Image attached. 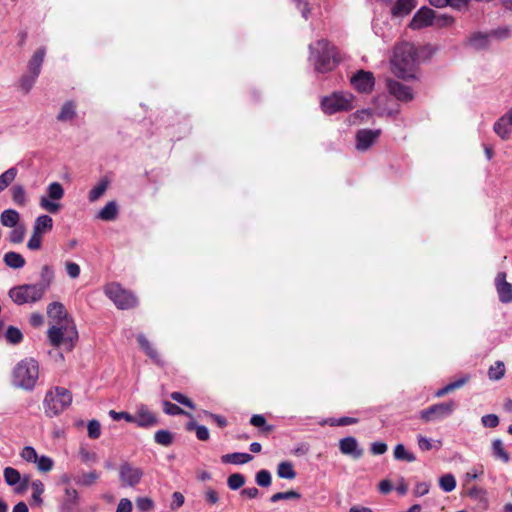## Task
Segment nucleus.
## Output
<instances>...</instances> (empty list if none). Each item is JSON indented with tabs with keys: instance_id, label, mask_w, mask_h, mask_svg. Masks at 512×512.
Returning <instances> with one entry per match:
<instances>
[{
	"instance_id": "21",
	"label": "nucleus",
	"mask_w": 512,
	"mask_h": 512,
	"mask_svg": "<svg viewBox=\"0 0 512 512\" xmlns=\"http://www.w3.org/2000/svg\"><path fill=\"white\" fill-rule=\"evenodd\" d=\"M46 55V48L45 47H39L30 60L28 61V73L34 74L39 76L41 72V67L44 62V57Z\"/></svg>"
},
{
	"instance_id": "13",
	"label": "nucleus",
	"mask_w": 512,
	"mask_h": 512,
	"mask_svg": "<svg viewBox=\"0 0 512 512\" xmlns=\"http://www.w3.org/2000/svg\"><path fill=\"white\" fill-rule=\"evenodd\" d=\"M79 506L80 497L77 490L71 486H66L64 488V495L59 502V512H78Z\"/></svg>"
},
{
	"instance_id": "10",
	"label": "nucleus",
	"mask_w": 512,
	"mask_h": 512,
	"mask_svg": "<svg viewBox=\"0 0 512 512\" xmlns=\"http://www.w3.org/2000/svg\"><path fill=\"white\" fill-rule=\"evenodd\" d=\"M46 196L40 197V206L49 213L56 214L61 209V204L56 202L63 198L64 189L59 182H52L46 189Z\"/></svg>"
},
{
	"instance_id": "28",
	"label": "nucleus",
	"mask_w": 512,
	"mask_h": 512,
	"mask_svg": "<svg viewBox=\"0 0 512 512\" xmlns=\"http://www.w3.org/2000/svg\"><path fill=\"white\" fill-rule=\"evenodd\" d=\"M118 206L115 201H109L97 214V218L112 221L117 217Z\"/></svg>"
},
{
	"instance_id": "39",
	"label": "nucleus",
	"mask_w": 512,
	"mask_h": 512,
	"mask_svg": "<svg viewBox=\"0 0 512 512\" xmlns=\"http://www.w3.org/2000/svg\"><path fill=\"white\" fill-rule=\"evenodd\" d=\"M187 430H195L196 436L200 441H207L210 437L208 428L204 425L196 423L195 421L187 423Z\"/></svg>"
},
{
	"instance_id": "31",
	"label": "nucleus",
	"mask_w": 512,
	"mask_h": 512,
	"mask_svg": "<svg viewBox=\"0 0 512 512\" xmlns=\"http://www.w3.org/2000/svg\"><path fill=\"white\" fill-rule=\"evenodd\" d=\"M76 116V107L72 101H66L57 116L60 122H66L74 119Z\"/></svg>"
},
{
	"instance_id": "44",
	"label": "nucleus",
	"mask_w": 512,
	"mask_h": 512,
	"mask_svg": "<svg viewBox=\"0 0 512 512\" xmlns=\"http://www.w3.org/2000/svg\"><path fill=\"white\" fill-rule=\"evenodd\" d=\"M13 229L9 232L8 240L10 243L19 244L22 243L25 237V227L23 225L12 227Z\"/></svg>"
},
{
	"instance_id": "47",
	"label": "nucleus",
	"mask_w": 512,
	"mask_h": 512,
	"mask_svg": "<svg viewBox=\"0 0 512 512\" xmlns=\"http://www.w3.org/2000/svg\"><path fill=\"white\" fill-rule=\"evenodd\" d=\"M250 424L261 428L266 433L271 432L274 428L272 425L267 424L265 417L261 414H254L250 418Z\"/></svg>"
},
{
	"instance_id": "25",
	"label": "nucleus",
	"mask_w": 512,
	"mask_h": 512,
	"mask_svg": "<svg viewBox=\"0 0 512 512\" xmlns=\"http://www.w3.org/2000/svg\"><path fill=\"white\" fill-rule=\"evenodd\" d=\"M137 341L140 348L145 352V354L151 358L156 364L161 363V359L157 350L151 345L149 340L145 337L144 334H139L137 336Z\"/></svg>"
},
{
	"instance_id": "59",
	"label": "nucleus",
	"mask_w": 512,
	"mask_h": 512,
	"mask_svg": "<svg viewBox=\"0 0 512 512\" xmlns=\"http://www.w3.org/2000/svg\"><path fill=\"white\" fill-rule=\"evenodd\" d=\"M98 478L99 474L96 471H91L83 474L81 479L76 480V483L83 486H91L97 481Z\"/></svg>"
},
{
	"instance_id": "12",
	"label": "nucleus",
	"mask_w": 512,
	"mask_h": 512,
	"mask_svg": "<svg viewBox=\"0 0 512 512\" xmlns=\"http://www.w3.org/2000/svg\"><path fill=\"white\" fill-rule=\"evenodd\" d=\"M350 83L358 92L368 94L373 90L375 78L370 71L358 70L351 77Z\"/></svg>"
},
{
	"instance_id": "51",
	"label": "nucleus",
	"mask_w": 512,
	"mask_h": 512,
	"mask_svg": "<svg viewBox=\"0 0 512 512\" xmlns=\"http://www.w3.org/2000/svg\"><path fill=\"white\" fill-rule=\"evenodd\" d=\"M38 76L28 73L21 77L20 79V88L24 93H29L32 87L34 86Z\"/></svg>"
},
{
	"instance_id": "38",
	"label": "nucleus",
	"mask_w": 512,
	"mask_h": 512,
	"mask_svg": "<svg viewBox=\"0 0 512 512\" xmlns=\"http://www.w3.org/2000/svg\"><path fill=\"white\" fill-rule=\"evenodd\" d=\"M17 173V168L11 167L0 175V193L15 180Z\"/></svg>"
},
{
	"instance_id": "14",
	"label": "nucleus",
	"mask_w": 512,
	"mask_h": 512,
	"mask_svg": "<svg viewBox=\"0 0 512 512\" xmlns=\"http://www.w3.org/2000/svg\"><path fill=\"white\" fill-rule=\"evenodd\" d=\"M435 11L427 6L421 7L410 21L409 27L413 30L434 25Z\"/></svg>"
},
{
	"instance_id": "30",
	"label": "nucleus",
	"mask_w": 512,
	"mask_h": 512,
	"mask_svg": "<svg viewBox=\"0 0 512 512\" xmlns=\"http://www.w3.org/2000/svg\"><path fill=\"white\" fill-rule=\"evenodd\" d=\"M40 277H41L40 282H38L36 284L39 287L43 288V291L46 292V290L50 287V285L54 279V270H53L52 266L44 265L41 269Z\"/></svg>"
},
{
	"instance_id": "54",
	"label": "nucleus",
	"mask_w": 512,
	"mask_h": 512,
	"mask_svg": "<svg viewBox=\"0 0 512 512\" xmlns=\"http://www.w3.org/2000/svg\"><path fill=\"white\" fill-rule=\"evenodd\" d=\"M170 397L172 400L176 401L179 404H182L190 409H195V404L193 403V401L184 394H182L181 392H172L170 394Z\"/></svg>"
},
{
	"instance_id": "8",
	"label": "nucleus",
	"mask_w": 512,
	"mask_h": 512,
	"mask_svg": "<svg viewBox=\"0 0 512 512\" xmlns=\"http://www.w3.org/2000/svg\"><path fill=\"white\" fill-rule=\"evenodd\" d=\"M105 293L119 309H130L137 305V298L135 295L122 288L117 283L108 285L105 289Z\"/></svg>"
},
{
	"instance_id": "6",
	"label": "nucleus",
	"mask_w": 512,
	"mask_h": 512,
	"mask_svg": "<svg viewBox=\"0 0 512 512\" xmlns=\"http://www.w3.org/2000/svg\"><path fill=\"white\" fill-rule=\"evenodd\" d=\"M354 95L349 92L336 91L321 99L320 105L323 112L333 115L338 112H347L353 109Z\"/></svg>"
},
{
	"instance_id": "57",
	"label": "nucleus",
	"mask_w": 512,
	"mask_h": 512,
	"mask_svg": "<svg viewBox=\"0 0 512 512\" xmlns=\"http://www.w3.org/2000/svg\"><path fill=\"white\" fill-rule=\"evenodd\" d=\"M454 22V18L451 15L436 13L434 18V25L437 27L450 26Z\"/></svg>"
},
{
	"instance_id": "40",
	"label": "nucleus",
	"mask_w": 512,
	"mask_h": 512,
	"mask_svg": "<svg viewBox=\"0 0 512 512\" xmlns=\"http://www.w3.org/2000/svg\"><path fill=\"white\" fill-rule=\"evenodd\" d=\"M173 439V433L169 430L161 429L154 434L155 442L165 447L170 446L173 443Z\"/></svg>"
},
{
	"instance_id": "60",
	"label": "nucleus",
	"mask_w": 512,
	"mask_h": 512,
	"mask_svg": "<svg viewBox=\"0 0 512 512\" xmlns=\"http://www.w3.org/2000/svg\"><path fill=\"white\" fill-rule=\"evenodd\" d=\"M20 455L25 461L30 463L36 462L38 457L36 450L32 446H25Z\"/></svg>"
},
{
	"instance_id": "34",
	"label": "nucleus",
	"mask_w": 512,
	"mask_h": 512,
	"mask_svg": "<svg viewBox=\"0 0 512 512\" xmlns=\"http://www.w3.org/2000/svg\"><path fill=\"white\" fill-rule=\"evenodd\" d=\"M109 186V180L107 178L101 179L96 186H94L88 194L90 202L97 201L107 190Z\"/></svg>"
},
{
	"instance_id": "56",
	"label": "nucleus",
	"mask_w": 512,
	"mask_h": 512,
	"mask_svg": "<svg viewBox=\"0 0 512 512\" xmlns=\"http://www.w3.org/2000/svg\"><path fill=\"white\" fill-rule=\"evenodd\" d=\"M88 436L91 439H98L101 435V424L98 420L92 419L89 421L88 426Z\"/></svg>"
},
{
	"instance_id": "22",
	"label": "nucleus",
	"mask_w": 512,
	"mask_h": 512,
	"mask_svg": "<svg viewBox=\"0 0 512 512\" xmlns=\"http://www.w3.org/2000/svg\"><path fill=\"white\" fill-rule=\"evenodd\" d=\"M490 38H491V36H490L489 32L488 33L475 32L469 37L468 44L474 50H477V51L486 50L490 46Z\"/></svg>"
},
{
	"instance_id": "11",
	"label": "nucleus",
	"mask_w": 512,
	"mask_h": 512,
	"mask_svg": "<svg viewBox=\"0 0 512 512\" xmlns=\"http://www.w3.org/2000/svg\"><path fill=\"white\" fill-rule=\"evenodd\" d=\"M142 476L143 471L129 462H123L119 466V478L123 486L135 487L140 483Z\"/></svg>"
},
{
	"instance_id": "4",
	"label": "nucleus",
	"mask_w": 512,
	"mask_h": 512,
	"mask_svg": "<svg viewBox=\"0 0 512 512\" xmlns=\"http://www.w3.org/2000/svg\"><path fill=\"white\" fill-rule=\"evenodd\" d=\"M39 378V364L34 358L20 360L12 370L11 384L25 391H32Z\"/></svg>"
},
{
	"instance_id": "64",
	"label": "nucleus",
	"mask_w": 512,
	"mask_h": 512,
	"mask_svg": "<svg viewBox=\"0 0 512 512\" xmlns=\"http://www.w3.org/2000/svg\"><path fill=\"white\" fill-rule=\"evenodd\" d=\"M42 244V235L36 234L34 231L27 242V248L30 250H38L41 248Z\"/></svg>"
},
{
	"instance_id": "16",
	"label": "nucleus",
	"mask_w": 512,
	"mask_h": 512,
	"mask_svg": "<svg viewBox=\"0 0 512 512\" xmlns=\"http://www.w3.org/2000/svg\"><path fill=\"white\" fill-rule=\"evenodd\" d=\"M387 89L398 101L409 102L414 98L412 89L397 80H387Z\"/></svg>"
},
{
	"instance_id": "45",
	"label": "nucleus",
	"mask_w": 512,
	"mask_h": 512,
	"mask_svg": "<svg viewBox=\"0 0 512 512\" xmlns=\"http://www.w3.org/2000/svg\"><path fill=\"white\" fill-rule=\"evenodd\" d=\"M301 498V494L295 490H289V491H285V492H277L275 494H273L271 497H270V501L272 503H276L280 500H291V499H300Z\"/></svg>"
},
{
	"instance_id": "19",
	"label": "nucleus",
	"mask_w": 512,
	"mask_h": 512,
	"mask_svg": "<svg viewBox=\"0 0 512 512\" xmlns=\"http://www.w3.org/2000/svg\"><path fill=\"white\" fill-rule=\"evenodd\" d=\"M511 127L512 107L494 123L493 130L502 140H507L510 137Z\"/></svg>"
},
{
	"instance_id": "49",
	"label": "nucleus",
	"mask_w": 512,
	"mask_h": 512,
	"mask_svg": "<svg viewBox=\"0 0 512 512\" xmlns=\"http://www.w3.org/2000/svg\"><path fill=\"white\" fill-rule=\"evenodd\" d=\"M245 476L241 473H233L227 479V485L231 490H238L245 484Z\"/></svg>"
},
{
	"instance_id": "58",
	"label": "nucleus",
	"mask_w": 512,
	"mask_h": 512,
	"mask_svg": "<svg viewBox=\"0 0 512 512\" xmlns=\"http://www.w3.org/2000/svg\"><path fill=\"white\" fill-rule=\"evenodd\" d=\"M372 114L370 109H361L354 112L352 115H350V122L353 124L362 123L365 121L366 118L370 117Z\"/></svg>"
},
{
	"instance_id": "32",
	"label": "nucleus",
	"mask_w": 512,
	"mask_h": 512,
	"mask_svg": "<svg viewBox=\"0 0 512 512\" xmlns=\"http://www.w3.org/2000/svg\"><path fill=\"white\" fill-rule=\"evenodd\" d=\"M277 475L279 478L292 480L296 477L293 464L290 461H282L278 464Z\"/></svg>"
},
{
	"instance_id": "23",
	"label": "nucleus",
	"mask_w": 512,
	"mask_h": 512,
	"mask_svg": "<svg viewBox=\"0 0 512 512\" xmlns=\"http://www.w3.org/2000/svg\"><path fill=\"white\" fill-rule=\"evenodd\" d=\"M416 6V0H397L391 8V14L394 17H404L408 15Z\"/></svg>"
},
{
	"instance_id": "35",
	"label": "nucleus",
	"mask_w": 512,
	"mask_h": 512,
	"mask_svg": "<svg viewBox=\"0 0 512 512\" xmlns=\"http://www.w3.org/2000/svg\"><path fill=\"white\" fill-rule=\"evenodd\" d=\"M430 4L437 8L450 6L461 10L467 7L469 0H429Z\"/></svg>"
},
{
	"instance_id": "17",
	"label": "nucleus",
	"mask_w": 512,
	"mask_h": 512,
	"mask_svg": "<svg viewBox=\"0 0 512 512\" xmlns=\"http://www.w3.org/2000/svg\"><path fill=\"white\" fill-rule=\"evenodd\" d=\"M381 135L380 129H361L356 133V148L359 151L368 150Z\"/></svg>"
},
{
	"instance_id": "62",
	"label": "nucleus",
	"mask_w": 512,
	"mask_h": 512,
	"mask_svg": "<svg viewBox=\"0 0 512 512\" xmlns=\"http://www.w3.org/2000/svg\"><path fill=\"white\" fill-rule=\"evenodd\" d=\"M184 502H185L184 495L181 492L176 491L172 494V501H171L169 507L172 511H176L180 507L183 506Z\"/></svg>"
},
{
	"instance_id": "43",
	"label": "nucleus",
	"mask_w": 512,
	"mask_h": 512,
	"mask_svg": "<svg viewBox=\"0 0 512 512\" xmlns=\"http://www.w3.org/2000/svg\"><path fill=\"white\" fill-rule=\"evenodd\" d=\"M439 486L444 492H451L456 488V479L451 473L445 474L439 479Z\"/></svg>"
},
{
	"instance_id": "53",
	"label": "nucleus",
	"mask_w": 512,
	"mask_h": 512,
	"mask_svg": "<svg viewBox=\"0 0 512 512\" xmlns=\"http://www.w3.org/2000/svg\"><path fill=\"white\" fill-rule=\"evenodd\" d=\"M37 464V468L41 472H49L54 465V462L52 458L42 455L37 457V461L35 462Z\"/></svg>"
},
{
	"instance_id": "36",
	"label": "nucleus",
	"mask_w": 512,
	"mask_h": 512,
	"mask_svg": "<svg viewBox=\"0 0 512 512\" xmlns=\"http://www.w3.org/2000/svg\"><path fill=\"white\" fill-rule=\"evenodd\" d=\"M492 454L495 458L502 460L504 463L510 461L509 453L504 449L501 439H494L492 442Z\"/></svg>"
},
{
	"instance_id": "18",
	"label": "nucleus",
	"mask_w": 512,
	"mask_h": 512,
	"mask_svg": "<svg viewBox=\"0 0 512 512\" xmlns=\"http://www.w3.org/2000/svg\"><path fill=\"white\" fill-rule=\"evenodd\" d=\"M495 286L502 303L512 302V284L506 281V273L499 272L495 278Z\"/></svg>"
},
{
	"instance_id": "41",
	"label": "nucleus",
	"mask_w": 512,
	"mask_h": 512,
	"mask_svg": "<svg viewBox=\"0 0 512 512\" xmlns=\"http://www.w3.org/2000/svg\"><path fill=\"white\" fill-rule=\"evenodd\" d=\"M3 476L6 484L9 486H16L21 480V474L13 467H6Z\"/></svg>"
},
{
	"instance_id": "26",
	"label": "nucleus",
	"mask_w": 512,
	"mask_h": 512,
	"mask_svg": "<svg viewBox=\"0 0 512 512\" xmlns=\"http://www.w3.org/2000/svg\"><path fill=\"white\" fill-rule=\"evenodd\" d=\"M53 228V219L46 214L40 215L36 218L34 225H33V231L36 234L43 235L44 233L51 231Z\"/></svg>"
},
{
	"instance_id": "52",
	"label": "nucleus",
	"mask_w": 512,
	"mask_h": 512,
	"mask_svg": "<svg viewBox=\"0 0 512 512\" xmlns=\"http://www.w3.org/2000/svg\"><path fill=\"white\" fill-rule=\"evenodd\" d=\"M32 486V499L37 504H42L43 500L41 498V495L44 492V484L40 480H34L31 484Z\"/></svg>"
},
{
	"instance_id": "33",
	"label": "nucleus",
	"mask_w": 512,
	"mask_h": 512,
	"mask_svg": "<svg viewBox=\"0 0 512 512\" xmlns=\"http://www.w3.org/2000/svg\"><path fill=\"white\" fill-rule=\"evenodd\" d=\"M11 196H12L13 202L17 206H19V207L26 206L28 199H27L25 188L22 185H14L11 188Z\"/></svg>"
},
{
	"instance_id": "15",
	"label": "nucleus",
	"mask_w": 512,
	"mask_h": 512,
	"mask_svg": "<svg viewBox=\"0 0 512 512\" xmlns=\"http://www.w3.org/2000/svg\"><path fill=\"white\" fill-rule=\"evenodd\" d=\"M134 420L132 423L140 428H150L158 424L156 415L151 412L147 405L140 404L136 407V412L133 415Z\"/></svg>"
},
{
	"instance_id": "61",
	"label": "nucleus",
	"mask_w": 512,
	"mask_h": 512,
	"mask_svg": "<svg viewBox=\"0 0 512 512\" xmlns=\"http://www.w3.org/2000/svg\"><path fill=\"white\" fill-rule=\"evenodd\" d=\"M499 417L496 414H486L481 417V423L484 427L495 428L499 425Z\"/></svg>"
},
{
	"instance_id": "42",
	"label": "nucleus",
	"mask_w": 512,
	"mask_h": 512,
	"mask_svg": "<svg viewBox=\"0 0 512 512\" xmlns=\"http://www.w3.org/2000/svg\"><path fill=\"white\" fill-rule=\"evenodd\" d=\"M5 338L7 339V341L9 343L16 345V344H19L23 340V334L20 331V329H18L15 326L10 325V326H8V328L6 330Z\"/></svg>"
},
{
	"instance_id": "3",
	"label": "nucleus",
	"mask_w": 512,
	"mask_h": 512,
	"mask_svg": "<svg viewBox=\"0 0 512 512\" xmlns=\"http://www.w3.org/2000/svg\"><path fill=\"white\" fill-rule=\"evenodd\" d=\"M309 50V59L313 62L315 70L319 73H327L333 70L340 62L336 47L325 39L318 40L315 44H310Z\"/></svg>"
},
{
	"instance_id": "55",
	"label": "nucleus",
	"mask_w": 512,
	"mask_h": 512,
	"mask_svg": "<svg viewBox=\"0 0 512 512\" xmlns=\"http://www.w3.org/2000/svg\"><path fill=\"white\" fill-rule=\"evenodd\" d=\"M136 507L140 512H149L154 508V502L149 497H139L136 499Z\"/></svg>"
},
{
	"instance_id": "1",
	"label": "nucleus",
	"mask_w": 512,
	"mask_h": 512,
	"mask_svg": "<svg viewBox=\"0 0 512 512\" xmlns=\"http://www.w3.org/2000/svg\"><path fill=\"white\" fill-rule=\"evenodd\" d=\"M48 316L56 321L48 330V339L54 347L65 345L72 349L73 343L78 338V332L74 325H69L68 314L65 306L60 302H52L47 307Z\"/></svg>"
},
{
	"instance_id": "20",
	"label": "nucleus",
	"mask_w": 512,
	"mask_h": 512,
	"mask_svg": "<svg viewBox=\"0 0 512 512\" xmlns=\"http://www.w3.org/2000/svg\"><path fill=\"white\" fill-rule=\"evenodd\" d=\"M339 450L344 455L359 459L363 455V449L359 447L358 441L353 436L342 438L339 442Z\"/></svg>"
},
{
	"instance_id": "27",
	"label": "nucleus",
	"mask_w": 512,
	"mask_h": 512,
	"mask_svg": "<svg viewBox=\"0 0 512 512\" xmlns=\"http://www.w3.org/2000/svg\"><path fill=\"white\" fill-rule=\"evenodd\" d=\"M3 262L12 269H21L25 266V258L18 252L9 251L5 253Z\"/></svg>"
},
{
	"instance_id": "37",
	"label": "nucleus",
	"mask_w": 512,
	"mask_h": 512,
	"mask_svg": "<svg viewBox=\"0 0 512 512\" xmlns=\"http://www.w3.org/2000/svg\"><path fill=\"white\" fill-rule=\"evenodd\" d=\"M394 458L398 461L405 462H414L416 460V456L407 451L403 444H397L394 448Z\"/></svg>"
},
{
	"instance_id": "48",
	"label": "nucleus",
	"mask_w": 512,
	"mask_h": 512,
	"mask_svg": "<svg viewBox=\"0 0 512 512\" xmlns=\"http://www.w3.org/2000/svg\"><path fill=\"white\" fill-rule=\"evenodd\" d=\"M255 482L260 487H269L272 483V476L269 470L261 469L255 475Z\"/></svg>"
},
{
	"instance_id": "46",
	"label": "nucleus",
	"mask_w": 512,
	"mask_h": 512,
	"mask_svg": "<svg viewBox=\"0 0 512 512\" xmlns=\"http://www.w3.org/2000/svg\"><path fill=\"white\" fill-rule=\"evenodd\" d=\"M505 374V366L502 361H496L495 365L488 370V376L491 380H500Z\"/></svg>"
},
{
	"instance_id": "5",
	"label": "nucleus",
	"mask_w": 512,
	"mask_h": 512,
	"mask_svg": "<svg viewBox=\"0 0 512 512\" xmlns=\"http://www.w3.org/2000/svg\"><path fill=\"white\" fill-rule=\"evenodd\" d=\"M72 403L71 392L60 386L48 390L43 400L46 416L52 418L61 414Z\"/></svg>"
},
{
	"instance_id": "2",
	"label": "nucleus",
	"mask_w": 512,
	"mask_h": 512,
	"mask_svg": "<svg viewBox=\"0 0 512 512\" xmlns=\"http://www.w3.org/2000/svg\"><path fill=\"white\" fill-rule=\"evenodd\" d=\"M392 71L396 77L405 81L416 79L419 65L418 48L410 42H401L394 48L391 59Z\"/></svg>"
},
{
	"instance_id": "24",
	"label": "nucleus",
	"mask_w": 512,
	"mask_h": 512,
	"mask_svg": "<svg viewBox=\"0 0 512 512\" xmlns=\"http://www.w3.org/2000/svg\"><path fill=\"white\" fill-rule=\"evenodd\" d=\"M253 459V456L249 453L245 452H234L225 454L221 457L222 463L225 464H235V465H243L250 462Z\"/></svg>"
},
{
	"instance_id": "63",
	"label": "nucleus",
	"mask_w": 512,
	"mask_h": 512,
	"mask_svg": "<svg viewBox=\"0 0 512 512\" xmlns=\"http://www.w3.org/2000/svg\"><path fill=\"white\" fill-rule=\"evenodd\" d=\"M203 414H204L206 417H208V418H210L211 420H213V421L216 423V425H217L218 427H220V428H224V427H226V426H227V424H228V422H227L226 418H225L224 416H222V415L214 414V413L209 412V411H207V410H203Z\"/></svg>"
},
{
	"instance_id": "7",
	"label": "nucleus",
	"mask_w": 512,
	"mask_h": 512,
	"mask_svg": "<svg viewBox=\"0 0 512 512\" xmlns=\"http://www.w3.org/2000/svg\"><path fill=\"white\" fill-rule=\"evenodd\" d=\"M44 294L43 288L39 287L36 283L16 286L9 291V297L17 305L37 302Z\"/></svg>"
},
{
	"instance_id": "50",
	"label": "nucleus",
	"mask_w": 512,
	"mask_h": 512,
	"mask_svg": "<svg viewBox=\"0 0 512 512\" xmlns=\"http://www.w3.org/2000/svg\"><path fill=\"white\" fill-rule=\"evenodd\" d=\"M163 411H164V413H166L167 415H170V416H176V415L191 416L189 413L185 412L178 405L171 403L168 400L163 401Z\"/></svg>"
},
{
	"instance_id": "9",
	"label": "nucleus",
	"mask_w": 512,
	"mask_h": 512,
	"mask_svg": "<svg viewBox=\"0 0 512 512\" xmlns=\"http://www.w3.org/2000/svg\"><path fill=\"white\" fill-rule=\"evenodd\" d=\"M456 408L453 400L443 403H437L420 411V419L425 422H434L443 420L452 415Z\"/></svg>"
},
{
	"instance_id": "29",
	"label": "nucleus",
	"mask_w": 512,
	"mask_h": 512,
	"mask_svg": "<svg viewBox=\"0 0 512 512\" xmlns=\"http://www.w3.org/2000/svg\"><path fill=\"white\" fill-rule=\"evenodd\" d=\"M20 220V214L14 209H6L0 215V222L5 227H15Z\"/></svg>"
}]
</instances>
